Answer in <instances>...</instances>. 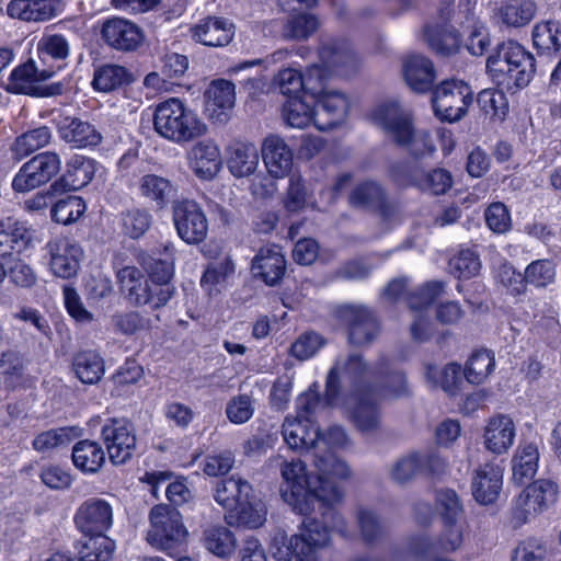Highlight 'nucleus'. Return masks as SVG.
<instances>
[{
	"label": "nucleus",
	"mask_w": 561,
	"mask_h": 561,
	"mask_svg": "<svg viewBox=\"0 0 561 561\" xmlns=\"http://www.w3.org/2000/svg\"><path fill=\"white\" fill-rule=\"evenodd\" d=\"M350 445L345 431L340 426L330 427L324 434L318 431L314 447V468L317 474L312 478L306 471L300 460L285 461L280 467V496L295 512L309 515L318 506L323 523L331 522L332 529L348 536L343 516L333 512L329 506L341 501L343 491L341 482L348 479L351 471L345 461L339 459L333 450Z\"/></svg>",
	"instance_id": "f257e3e1"
},
{
	"label": "nucleus",
	"mask_w": 561,
	"mask_h": 561,
	"mask_svg": "<svg viewBox=\"0 0 561 561\" xmlns=\"http://www.w3.org/2000/svg\"><path fill=\"white\" fill-rule=\"evenodd\" d=\"M382 380L379 391L383 398L399 397L407 391L404 376L391 371L385 363L365 364L357 354L340 356L330 369L327 379L325 398L330 405L342 404L358 431H375L380 422L373 394L377 390L370 385Z\"/></svg>",
	"instance_id": "f03ea898"
},
{
	"label": "nucleus",
	"mask_w": 561,
	"mask_h": 561,
	"mask_svg": "<svg viewBox=\"0 0 561 561\" xmlns=\"http://www.w3.org/2000/svg\"><path fill=\"white\" fill-rule=\"evenodd\" d=\"M370 118L396 142L407 147L412 154L420 157L435 151L430 134L425 129H415L410 111L398 102L390 101L377 105L373 110Z\"/></svg>",
	"instance_id": "7ed1b4c3"
},
{
	"label": "nucleus",
	"mask_w": 561,
	"mask_h": 561,
	"mask_svg": "<svg viewBox=\"0 0 561 561\" xmlns=\"http://www.w3.org/2000/svg\"><path fill=\"white\" fill-rule=\"evenodd\" d=\"M153 128L160 137L178 145L191 142L208 131L199 115L178 98L157 104Z\"/></svg>",
	"instance_id": "20e7f679"
},
{
	"label": "nucleus",
	"mask_w": 561,
	"mask_h": 561,
	"mask_svg": "<svg viewBox=\"0 0 561 561\" xmlns=\"http://www.w3.org/2000/svg\"><path fill=\"white\" fill-rule=\"evenodd\" d=\"M486 70L497 85L507 90L524 88L535 73V58L519 43L508 41L488 58Z\"/></svg>",
	"instance_id": "39448f33"
},
{
	"label": "nucleus",
	"mask_w": 561,
	"mask_h": 561,
	"mask_svg": "<svg viewBox=\"0 0 561 561\" xmlns=\"http://www.w3.org/2000/svg\"><path fill=\"white\" fill-rule=\"evenodd\" d=\"M330 529L316 518L306 517L298 534L276 530L270 540L268 552L275 561H302L309 551L329 546Z\"/></svg>",
	"instance_id": "423d86ee"
},
{
	"label": "nucleus",
	"mask_w": 561,
	"mask_h": 561,
	"mask_svg": "<svg viewBox=\"0 0 561 561\" xmlns=\"http://www.w3.org/2000/svg\"><path fill=\"white\" fill-rule=\"evenodd\" d=\"M321 64L309 67L302 76L300 71L286 68L278 72L275 78V83L282 94L289 98L299 96L298 93L302 92L305 95H317L318 82L322 78L327 68L330 71L343 75L340 64L344 60L345 56L342 50L333 46H323L319 53Z\"/></svg>",
	"instance_id": "0eeeda50"
},
{
	"label": "nucleus",
	"mask_w": 561,
	"mask_h": 561,
	"mask_svg": "<svg viewBox=\"0 0 561 561\" xmlns=\"http://www.w3.org/2000/svg\"><path fill=\"white\" fill-rule=\"evenodd\" d=\"M320 405L316 389L309 388L297 398L296 417H286L283 424V437L291 449H309L316 447L318 428L312 416Z\"/></svg>",
	"instance_id": "6e6552de"
},
{
	"label": "nucleus",
	"mask_w": 561,
	"mask_h": 561,
	"mask_svg": "<svg viewBox=\"0 0 561 561\" xmlns=\"http://www.w3.org/2000/svg\"><path fill=\"white\" fill-rule=\"evenodd\" d=\"M188 530L179 511L167 505H157L150 512V528L147 541L154 549L171 556L185 545Z\"/></svg>",
	"instance_id": "1a4fd4ad"
},
{
	"label": "nucleus",
	"mask_w": 561,
	"mask_h": 561,
	"mask_svg": "<svg viewBox=\"0 0 561 561\" xmlns=\"http://www.w3.org/2000/svg\"><path fill=\"white\" fill-rule=\"evenodd\" d=\"M559 488L550 479H538L525 486L511 504V519L522 526L548 511L558 500Z\"/></svg>",
	"instance_id": "9d476101"
},
{
	"label": "nucleus",
	"mask_w": 561,
	"mask_h": 561,
	"mask_svg": "<svg viewBox=\"0 0 561 561\" xmlns=\"http://www.w3.org/2000/svg\"><path fill=\"white\" fill-rule=\"evenodd\" d=\"M342 54L345 56V58L340 64V68L344 72L342 76H344L347 73L346 70H344V67H346L347 62L350 61V56L343 50ZM330 75H336V72H332L330 71V68H327L322 78L319 79L318 82L319 93L317 95L310 96L311 100L316 101L320 105V110H317V113H319L317 128L319 130H328L343 123L346 118L350 107V102L345 94L335 90H328L324 87V80ZM337 76L340 75L337 73Z\"/></svg>",
	"instance_id": "9b49d317"
},
{
	"label": "nucleus",
	"mask_w": 561,
	"mask_h": 561,
	"mask_svg": "<svg viewBox=\"0 0 561 561\" xmlns=\"http://www.w3.org/2000/svg\"><path fill=\"white\" fill-rule=\"evenodd\" d=\"M172 222L178 237L186 244H199L207 238L208 219L202 206L193 199L173 203Z\"/></svg>",
	"instance_id": "f8f14e48"
},
{
	"label": "nucleus",
	"mask_w": 561,
	"mask_h": 561,
	"mask_svg": "<svg viewBox=\"0 0 561 561\" xmlns=\"http://www.w3.org/2000/svg\"><path fill=\"white\" fill-rule=\"evenodd\" d=\"M61 169L60 156L55 151L41 152L26 161L12 180L16 193H26L48 183Z\"/></svg>",
	"instance_id": "ddd939ff"
},
{
	"label": "nucleus",
	"mask_w": 561,
	"mask_h": 561,
	"mask_svg": "<svg viewBox=\"0 0 561 561\" xmlns=\"http://www.w3.org/2000/svg\"><path fill=\"white\" fill-rule=\"evenodd\" d=\"M473 92L461 80H447L436 88L433 108L438 118L447 122L459 121L472 103Z\"/></svg>",
	"instance_id": "4468645a"
},
{
	"label": "nucleus",
	"mask_w": 561,
	"mask_h": 561,
	"mask_svg": "<svg viewBox=\"0 0 561 561\" xmlns=\"http://www.w3.org/2000/svg\"><path fill=\"white\" fill-rule=\"evenodd\" d=\"M48 271L56 277L69 279L77 275L83 259V249L73 239L58 236L44 248Z\"/></svg>",
	"instance_id": "2eb2a0df"
},
{
	"label": "nucleus",
	"mask_w": 561,
	"mask_h": 561,
	"mask_svg": "<svg viewBox=\"0 0 561 561\" xmlns=\"http://www.w3.org/2000/svg\"><path fill=\"white\" fill-rule=\"evenodd\" d=\"M101 436L113 465L127 462L136 450L134 425L126 419H111L102 427Z\"/></svg>",
	"instance_id": "dca6fc26"
},
{
	"label": "nucleus",
	"mask_w": 561,
	"mask_h": 561,
	"mask_svg": "<svg viewBox=\"0 0 561 561\" xmlns=\"http://www.w3.org/2000/svg\"><path fill=\"white\" fill-rule=\"evenodd\" d=\"M73 523L82 535L106 534L114 524V507L102 497L87 499L77 507Z\"/></svg>",
	"instance_id": "f3484780"
},
{
	"label": "nucleus",
	"mask_w": 561,
	"mask_h": 561,
	"mask_svg": "<svg viewBox=\"0 0 561 561\" xmlns=\"http://www.w3.org/2000/svg\"><path fill=\"white\" fill-rule=\"evenodd\" d=\"M517 425L512 415L496 413L490 416L482 428L484 449L495 456H502L514 446Z\"/></svg>",
	"instance_id": "a211bd4d"
},
{
	"label": "nucleus",
	"mask_w": 561,
	"mask_h": 561,
	"mask_svg": "<svg viewBox=\"0 0 561 561\" xmlns=\"http://www.w3.org/2000/svg\"><path fill=\"white\" fill-rule=\"evenodd\" d=\"M336 317L346 327L348 341L354 345L371 342L379 332L377 321L363 306H341L336 310Z\"/></svg>",
	"instance_id": "6ab92c4d"
},
{
	"label": "nucleus",
	"mask_w": 561,
	"mask_h": 561,
	"mask_svg": "<svg viewBox=\"0 0 561 561\" xmlns=\"http://www.w3.org/2000/svg\"><path fill=\"white\" fill-rule=\"evenodd\" d=\"M55 73L53 69L39 70L34 60H28L15 67L5 83V90L15 94L34 96L48 95L47 88L41 83L50 79Z\"/></svg>",
	"instance_id": "aec40b11"
},
{
	"label": "nucleus",
	"mask_w": 561,
	"mask_h": 561,
	"mask_svg": "<svg viewBox=\"0 0 561 561\" xmlns=\"http://www.w3.org/2000/svg\"><path fill=\"white\" fill-rule=\"evenodd\" d=\"M185 157L188 169L202 181L214 180L222 167L219 146L211 139L195 142Z\"/></svg>",
	"instance_id": "412c9836"
},
{
	"label": "nucleus",
	"mask_w": 561,
	"mask_h": 561,
	"mask_svg": "<svg viewBox=\"0 0 561 561\" xmlns=\"http://www.w3.org/2000/svg\"><path fill=\"white\" fill-rule=\"evenodd\" d=\"M234 103L236 88L228 80H214L205 91V113L213 123H227L231 116Z\"/></svg>",
	"instance_id": "4be33fe9"
},
{
	"label": "nucleus",
	"mask_w": 561,
	"mask_h": 561,
	"mask_svg": "<svg viewBox=\"0 0 561 561\" xmlns=\"http://www.w3.org/2000/svg\"><path fill=\"white\" fill-rule=\"evenodd\" d=\"M261 154L270 176L284 179L289 175L293 169L294 153L280 136H266L261 146Z\"/></svg>",
	"instance_id": "5701e85b"
},
{
	"label": "nucleus",
	"mask_w": 561,
	"mask_h": 561,
	"mask_svg": "<svg viewBox=\"0 0 561 561\" xmlns=\"http://www.w3.org/2000/svg\"><path fill=\"white\" fill-rule=\"evenodd\" d=\"M503 486V470L493 462L479 466L472 473L471 492L481 505H490L499 499Z\"/></svg>",
	"instance_id": "b1692460"
},
{
	"label": "nucleus",
	"mask_w": 561,
	"mask_h": 561,
	"mask_svg": "<svg viewBox=\"0 0 561 561\" xmlns=\"http://www.w3.org/2000/svg\"><path fill=\"white\" fill-rule=\"evenodd\" d=\"M191 38L205 46L228 45L234 36L233 23L221 16H206L190 28Z\"/></svg>",
	"instance_id": "393cba45"
},
{
	"label": "nucleus",
	"mask_w": 561,
	"mask_h": 561,
	"mask_svg": "<svg viewBox=\"0 0 561 561\" xmlns=\"http://www.w3.org/2000/svg\"><path fill=\"white\" fill-rule=\"evenodd\" d=\"M102 37L113 48L119 50H135L144 41L141 28L122 18L110 19L102 26Z\"/></svg>",
	"instance_id": "a878e982"
},
{
	"label": "nucleus",
	"mask_w": 561,
	"mask_h": 561,
	"mask_svg": "<svg viewBox=\"0 0 561 561\" xmlns=\"http://www.w3.org/2000/svg\"><path fill=\"white\" fill-rule=\"evenodd\" d=\"M64 11L61 0H11L7 13L25 22H46Z\"/></svg>",
	"instance_id": "bb28decb"
},
{
	"label": "nucleus",
	"mask_w": 561,
	"mask_h": 561,
	"mask_svg": "<svg viewBox=\"0 0 561 561\" xmlns=\"http://www.w3.org/2000/svg\"><path fill=\"white\" fill-rule=\"evenodd\" d=\"M57 131L62 141L76 149L93 148L102 141V135L92 124L77 117H62Z\"/></svg>",
	"instance_id": "cd10ccee"
},
{
	"label": "nucleus",
	"mask_w": 561,
	"mask_h": 561,
	"mask_svg": "<svg viewBox=\"0 0 561 561\" xmlns=\"http://www.w3.org/2000/svg\"><path fill=\"white\" fill-rule=\"evenodd\" d=\"M286 271V260L277 245H266L252 260L251 272L267 286L276 285Z\"/></svg>",
	"instance_id": "c85d7f7f"
},
{
	"label": "nucleus",
	"mask_w": 561,
	"mask_h": 561,
	"mask_svg": "<svg viewBox=\"0 0 561 561\" xmlns=\"http://www.w3.org/2000/svg\"><path fill=\"white\" fill-rule=\"evenodd\" d=\"M226 164L236 179L254 175L260 164V153L251 141H233L226 148Z\"/></svg>",
	"instance_id": "c756f323"
},
{
	"label": "nucleus",
	"mask_w": 561,
	"mask_h": 561,
	"mask_svg": "<svg viewBox=\"0 0 561 561\" xmlns=\"http://www.w3.org/2000/svg\"><path fill=\"white\" fill-rule=\"evenodd\" d=\"M99 168L94 159L73 154L66 162L65 174L51 185V188L56 190L62 185L67 190H80L92 181Z\"/></svg>",
	"instance_id": "7c9ffc66"
},
{
	"label": "nucleus",
	"mask_w": 561,
	"mask_h": 561,
	"mask_svg": "<svg viewBox=\"0 0 561 561\" xmlns=\"http://www.w3.org/2000/svg\"><path fill=\"white\" fill-rule=\"evenodd\" d=\"M540 454L535 443H522L511 459L512 480L516 484L529 482L539 468Z\"/></svg>",
	"instance_id": "2f4dec72"
},
{
	"label": "nucleus",
	"mask_w": 561,
	"mask_h": 561,
	"mask_svg": "<svg viewBox=\"0 0 561 561\" xmlns=\"http://www.w3.org/2000/svg\"><path fill=\"white\" fill-rule=\"evenodd\" d=\"M175 247L172 242L162 245V252L150 255L142 253L139 262L147 270L152 283L167 284L174 275Z\"/></svg>",
	"instance_id": "473e14b6"
},
{
	"label": "nucleus",
	"mask_w": 561,
	"mask_h": 561,
	"mask_svg": "<svg viewBox=\"0 0 561 561\" xmlns=\"http://www.w3.org/2000/svg\"><path fill=\"white\" fill-rule=\"evenodd\" d=\"M403 76L407 84L416 92L430 90L436 77L432 61L421 55H411L405 58Z\"/></svg>",
	"instance_id": "72a5a7b5"
},
{
	"label": "nucleus",
	"mask_w": 561,
	"mask_h": 561,
	"mask_svg": "<svg viewBox=\"0 0 561 561\" xmlns=\"http://www.w3.org/2000/svg\"><path fill=\"white\" fill-rule=\"evenodd\" d=\"M252 494L251 484L240 477L231 476L217 483L215 489V501L222 506L227 514L234 512L240 503L244 502Z\"/></svg>",
	"instance_id": "f704fd0d"
},
{
	"label": "nucleus",
	"mask_w": 561,
	"mask_h": 561,
	"mask_svg": "<svg viewBox=\"0 0 561 561\" xmlns=\"http://www.w3.org/2000/svg\"><path fill=\"white\" fill-rule=\"evenodd\" d=\"M309 95L289 98L283 105L282 116L285 124L291 128L302 129L311 125L317 127L319 113L312 102H308Z\"/></svg>",
	"instance_id": "c9c22d12"
},
{
	"label": "nucleus",
	"mask_w": 561,
	"mask_h": 561,
	"mask_svg": "<svg viewBox=\"0 0 561 561\" xmlns=\"http://www.w3.org/2000/svg\"><path fill=\"white\" fill-rule=\"evenodd\" d=\"M30 241V232L23 222L12 218L0 221V256L21 253Z\"/></svg>",
	"instance_id": "e433bc0d"
},
{
	"label": "nucleus",
	"mask_w": 561,
	"mask_h": 561,
	"mask_svg": "<svg viewBox=\"0 0 561 561\" xmlns=\"http://www.w3.org/2000/svg\"><path fill=\"white\" fill-rule=\"evenodd\" d=\"M461 365L455 362L445 365L428 364L425 366V380L433 388H439L455 394L461 383Z\"/></svg>",
	"instance_id": "4c0bfd02"
},
{
	"label": "nucleus",
	"mask_w": 561,
	"mask_h": 561,
	"mask_svg": "<svg viewBox=\"0 0 561 561\" xmlns=\"http://www.w3.org/2000/svg\"><path fill=\"white\" fill-rule=\"evenodd\" d=\"M121 290L130 302L142 306L148 302L150 285L142 273L135 266H125L117 272Z\"/></svg>",
	"instance_id": "58836bf2"
},
{
	"label": "nucleus",
	"mask_w": 561,
	"mask_h": 561,
	"mask_svg": "<svg viewBox=\"0 0 561 561\" xmlns=\"http://www.w3.org/2000/svg\"><path fill=\"white\" fill-rule=\"evenodd\" d=\"M234 274V264L231 259L211 263L204 272L201 286L203 290L210 297L219 295L227 289Z\"/></svg>",
	"instance_id": "ea45409f"
},
{
	"label": "nucleus",
	"mask_w": 561,
	"mask_h": 561,
	"mask_svg": "<svg viewBox=\"0 0 561 561\" xmlns=\"http://www.w3.org/2000/svg\"><path fill=\"white\" fill-rule=\"evenodd\" d=\"M51 140V131L46 126H41L18 136L10 146L13 161L20 162L31 153L46 147Z\"/></svg>",
	"instance_id": "a19ab883"
},
{
	"label": "nucleus",
	"mask_w": 561,
	"mask_h": 561,
	"mask_svg": "<svg viewBox=\"0 0 561 561\" xmlns=\"http://www.w3.org/2000/svg\"><path fill=\"white\" fill-rule=\"evenodd\" d=\"M203 546L217 558L227 559L231 557L237 547L234 534L222 525H213L203 533Z\"/></svg>",
	"instance_id": "79ce46f5"
},
{
	"label": "nucleus",
	"mask_w": 561,
	"mask_h": 561,
	"mask_svg": "<svg viewBox=\"0 0 561 561\" xmlns=\"http://www.w3.org/2000/svg\"><path fill=\"white\" fill-rule=\"evenodd\" d=\"M72 462L83 473H95L105 462V454L96 442L81 440L73 446Z\"/></svg>",
	"instance_id": "37998d69"
},
{
	"label": "nucleus",
	"mask_w": 561,
	"mask_h": 561,
	"mask_svg": "<svg viewBox=\"0 0 561 561\" xmlns=\"http://www.w3.org/2000/svg\"><path fill=\"white\" fill-rule=\"evenodd\" d=\"M73 371L77 378L88 385L100 381L105 371L104 360L95 351H81L72 360Z\"/></svg>",
	"instance_id": "c03bdc74"
},
{
	"label": "nucleus",
	"mask_w": 561,
	"mask_h": 561,
	"mask_svg": "<svg viewBox=\"0 0 561 561\" xmlns=\"http://www.w3.org/2000/svg\"><path fill=\"white\" fill-rule=\"evenodd\" d=\"M537 12L534 0H507L499 9V18L510 27H523L530 23Z\"/></svg>",
	"instance_id": "a18cd8bd"
},
{
	"label": "nucleus",
	"mask_w": 561,
	"mask_h": 561,
	"mask_svg": "<svg viewBox=\"0 0 561 561\" xmlns=\"http://www.w3.org/2000/svg\"><path fill=\"white\" fill-rule=\"evenodd\" d=\"M534 47L542 54L561 50V23L554 20L541 21L533 28Z\"/></svg>",
	"instance_id": "49530a36"
},
{
	"label": "nucleus",
	"mask_w": 561,
	"mask_h": 561,
	"mask_svg": "<svg viewBox=\"0 0 561 561\" xmlns=\"http://www.w3.org/2000/svg\"><path fill=\"white\" fill-rule=\"evenodd\" d=\"M430 468V458L419 451L399 458L390 468V478L397 483H405Z\"/></svg>",
	"instance_id": "de8ad7c7"
},
{
	"label": "nucleus",
	"mask_w": 561,
	"mask_h": 561,
	"mask_svg": "<svg viewBox=\"0 0 561 561\" xmlns=\"http://www.w3.org/2000/svg\"><path fill=\"white\" fill-rule=\"evenodd\" d=\"M226 519L229 523L234 520L248 528H259L266 520L265 504L251 494L244 502L240 503V506L236 507L234 512L227 514Z\"/></svg>",
	"instance_id": "09e8293b"
},
{
	"label": "nucleus",
	"mask_w": 561,
	"mask_h": 561,
	"mask_svg": "<svg viewBox=\"0 0 561 561\" xmlns=\"http://www.w3.org/2000/svg\"><path fill=\"white\" fill-rule=\"evenodd\" d=\"M36 50L43 62L65 61L70 55L71 46L65 35L45 32L37 43Z\"/></svg>",
	"instance_id": "8fccbe9b"
},
{
	"label": "nucleus",
	"mask_w": 561,
	"mask_h": 561,
	"mask_svg": "<svg viewBox=\"0 0 561 561\" xmlns=\"http://www.w3.org/2000/svg\"><path fill=\"white\" fill-rule=\"evenodd\" d=\"M494 368V354L488 350H479L469 357L462 373L469 383L481 385L490 377Z\"/></svg>",
	"instance_id": "3c124183"
},
{
	"label": "nucleus",
	"mask_w": 561,
	"mask_h": 561,
	"mask_svg": "<svg viewBox=\"0 0 561 561\" xmlns=\"http://www.w3.org/2000/svg\"><path fill=\"white\" fill-rule=\"evenodd\" d=\"M140 195L153 203L160 208L164 207L173 193L172 183L157 174H146L141 176L138 184Z\"/></svg>",
	"instance_id": "603ef678"
},
{
	"label": "nucleus",
	"mask_w": 561,
	"mask_h": 561,
	"mask_svg": "<svg viewBox=\"0 0 561 561\" xmlns=\"http://www.w3.org/2000/svg\"><path fill=\"white\" fill-rule=\"evenodd\" d=\"M131 80V75L124 67L103 65L94 70L92 85L96 91L111 92Z\"/></svg>",
	"instance_id": "864d4df0"
},
{
	"label": "nucleus",
	"mask_w": 561,
	"mask_h": 561,
	"mask_svg": "<svg viewBox=\"0 0 561 561\" xmlns=\"http://www.w3.org/2000/svg\"><path fill=\"white\" fill-rule=\"evenodd\" d=\"M89 537L79 549L80 561H110L115 551V542L103 535H85Z\"/></svg>",
	"instance_id": "5fc2aeb1"
},
{
	"label": "nucleus",
	"mask_w": 561,
	"mask_h": 561,
	"mask_svg": "<svg viewBox=\"0 0 561 561\" xmlns=\"http://www.w3.org/2000/svg\"><path fill=\"white\" fill-rule=\"evenodd\" d=\"M557 277V265L547 259L535 260L524 271L525 285L546 288L553 284Z\"/></svg>",
	"instance_id": "6e6d98bb"
},
{
	"label": "nucleus",
	"mask_w": 561,
	"mask_h": 561,
	"mask_svg": "<svg viewBox=\"0 0 561 561\" xmlns=\"http://www.w3.org/2000/svg\"><path fill=\"white\" fill-rule=\"evenodd\" d=\"M78 435L76 427H59L39 433L33 440V448L38 453H49L65 447Z\"/></svg>",
	"instance_id": "4d7b16f0"
},
{
	"label": "nucleus",
	"mask_w": 561,
	"mask_h": 561,
	"mask_svg": "<svg viewBox=\"0 0 561 561\" xmlns=\"http://www.w3.org/2000/svg\"><path fill=\"white\" fill-rule=\"evenodd\" d=\"M87 210L84 201L75 195L59 199L51 208L54 221L70 225L77 221Z\"/></svg>",
	"instance_id": "13d9d810"
},
{
	"label": "nucleus",
	"mask_w": 561,
	"mask_h": 561,
	"mask_svg": "<svg viewBox=\"0 0 561 561\" xmlns=\"http://www.w3.org/2000/svg\"><path fill=\"white\" fill-rule=\"evenodd\" d=\"M477 101L480 110L491 119L502 121L507 114L508 103L505 94L500 90H482Z\"/></svg>",
	"instance_id": "bf43d9fd"
},
{
	"label": "nucleus",
	"mask_w": 561,
	"mask_h": 561,
	"mask_svg": "<svg viewBox=\"0 0 561 561\" xmlns=\"http://www.w3.org/2000/svg\"><path fill=\"white\" fill-rule=\"evenodd\" d=\"M450 273L458 278H471L480 272L481 262L472 249H460L449 261Z\"/></svg>",
	"instance_id": "052dcab7"
},
{
	"label": "nucleus",
	"mask_w": 561,
	"mask_h": 561,
	"mask_svg": "<svg viewBox=\"0 0 561 561\" xmlns=\"http://www.w3.org/2000/svg\"><path fill=\"white\" fill-rule=\"evenodd\" d=\"M435 507L443 522H455L462 517L463 507L454 490H438L435 496Z\"/></svg>",
	"instance_id": "680f3d73"
},
{
	"label": "nucleus",
	"mask_w": 561,
	"mask_h": 561,
	"mask_svg": "<svg viewBox=\"0 0 561 561\" xmlns=\"http://www.w3.org/2000/svg\"><path fill=\"white\" fill-rule=\"evenodd\" d=\"M466 47L471 55L481 56L489 48L491 41L485 25L474 16L467 19Z\"/></svg>",
	"instance_id": "e2e57ef3"
},
{
	"label": "nucleus",
	"mask_w": 561,
	"mask_h": 561,
	"mask_svg": "<svg viewBox=\"0 0 561 561\" xmlns=\"http://www.w3.org/2000/svg\"><path fill=\"white\" fill-rule=\"evenodd\" d=\"M151 220L149 211L139 208L129 209L121 216L122 230L126 236L138 239L148 231Z\"/></svg>",
	"instance_id": "0e129e2a"
},
{
	"label": "nucleus",
	"mask_w": 561,
	"mask_h": 561,
	"mask_svg": "<svg viewBox=\"0 0 561 561\" xmlns=\"http://www.w3.org/2000/svg\"><path fill=\"white\" fill-rule=\"evenodd\" d=\"M255 412L254 399L249 394H238L232 397L226 405L227 419L236 425L244 424L253 416Z\"/></svg>",
	"instance_id": "69168bd1"
},
{
	"label": "nucleus",
	"mask_w": 561,
	"mask_h": 561,
	"mask_svg": "<svg viewBox=\"0 0 561 561\" xmlns=\"http://www.w3.org/2000/svg\"><path fill=\"white\" fill-rule=\"evenodd\" d=\"M443 291L444 284L442 282H430L408 296L409 307L414 312H421L439 297Z\"/></svg>",
	"instance_id": "338daca9"
},
{
	"label": "nucleus",
	"mask_w": 561,
	"mask_h": 561,
	"mask_svg": "<svg viewBox=\"0 0 561 561\" xmlns=\"http://www.w3.org/2000/svg\"><path fill=\"white\" fill-rule=\"evenodd\" d=\"M546 547L535 538L520 541L512 552L511 561H545Z\"/></svg>",
	"instance_id": "774afa93"
}]
</instances>
